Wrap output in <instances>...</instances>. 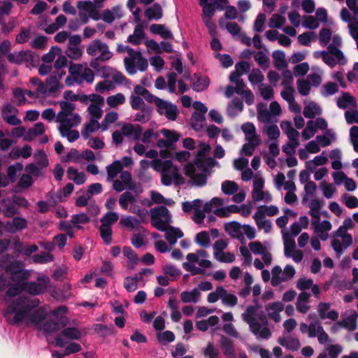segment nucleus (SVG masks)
Instances as JSON below:
<instances>
[{"label": "nucleus", "mask_w": 358, "mask_h": 358, "mask_svg": "<svg viewBox=\"0 0 358 358\" xmlns=\"http://www.w3.org/2000/svg\"><path fill=\"white\" fill-rule=\"evenodd\" d=\"M199 4L203 9V17H213L216 8L221 10L224 9V7L217 1L211 3L209 0H199Z\"/></svg>", "instance_id": "4be33fe9"}, {"label": "nucleus", "mask_w": 358, "mask_h": 358, "mask_svg": "<svg viewBox=\"0 0 358 358\" xmlns=\"http://www.w3.org/2000/svg\"><path fill=\"white\" fill-rule=\"evenodd\" d=\"M47 287L42 283L36 282H22L20 283L14 284L6 292V296L14 297L19 295L22 291L26 292L31 295H39L45 292Z\"/></svg>", "instance_id": "0eeeda50"}, {"label": "nucleus", "mask_w": 358, "mask_h": 358, "mask_svg": "<svg viewBox=\"0 0 358 358\" xmlns=\"http://www.w3.org/2000/svg\"><path fill=\"white\" fill-rule=\"evenodd\" d=\"M35 158L38 161V164H29L27 165L25 170L29 174L38 177L42 175V168L48 166V159L46 155L43 150L37 152L35 154Z\"/></svg>", "instance_id": "9b49d317"}, {"label": "nucleus", "mask_w": 358, "mask_h": 358, "mask_svg": "<svg viewBox=\"0 0 358 358\" xmlns=\"http://www.w3.org/2000/svg\"><path fill=\"white\" fill-rule=\"evenodd\" d=\"M338 92V85L336 83L327 82L322 85L321 94L324 96H330Z\"/></svg>", "instance_id": "09e8293b"}, {"label": "nucleus", "mask_w": 358, "mask_h": 358, "mask_svg": "<svg viewBox=\"0 0 358 358\" xmlns=\"http://www.w3.org/2000/svg\"><path fill=\"white\" fill-rule=\"evenodd\" d=\"M120 223L130 229H138L141 225V221L134 216L122 217Z\"/></svg>", "instance_id": "37998d69"}, {"label": "nucleus", "mask_w": 358, "mask_h": 358, "mask_svg": "<svg viewBox=\"0 0 358 358\" xmlns=\"http://www.w3.org/2000/svg\"><path fill=\"white\" fill-rule=\"evenodd\" d=\"M150 30L153 34L160 35L164 39H171L173 37L171 31L163 24H153L150 27Z\"/></svg>", "instance_id": "473e14b6"}, {"label": "nucleus", "mask_w": 358, "mask_h": 358, "mask_svg": "<svg viewBox=\"0 0 358 358\" xmlns=\"http://www.w3.org/2000/svg\"><path fill=\"white\" fill-rule=\"evenodd\" d=\"M64 75V73H52L46 80V85L49 94L54 93L59 88V80Z\"/></svg>", "instance_id": "bb28decb"}, {"label": "nucleus", "mask_w": 358, "mask_h": 358, "mask_svg": "<svg viewBox=\"0 0 358 358\" xmlns=\"http://www.w3.org/2000/svg\"><path fill=\"white\" fill-rule=\"evenodd\" d=\"M258 309V306H248L245 311L242 313V318L248 324L250 331L257 339L267 340L271 336L268 320L263 313L258 315V319L255 317Z\"/></svg>", "instance_id": "7ed1b4c3"}, {"label": "nucleus", "mask_w": 358, "mask_h": 358, "mask_svg": "<svg viewBox=\"0 0 358 358\" xmlns=\"http://www.w3.org/2000/svg\"><path fill=\"white\" fill-rule=\"evenodd\" d=\"M0 203L3 208V213L6 217H12L15 215L20 213L11 198L3 199L1 200Z\"/></svg>", "instance_id": "393cba45"}, {"label": "nucleus", "mask_w": 358, "mask_h": 358, "mask_svg": "<svg viewBox=\"0 0 358 358\" xmlns=\"http://www.w3.org/2000/svg\"><path fill=\"white\" fill-rule=\"evenodd\" d=\"M27 220L22 217H14L12 220L8 221L5 229L9 233H15L25 229L27 227Z\"/></svg>", "instance_id": "2eb2a0df"}, {"label": "nucleus", "mask_w": 358, "mask_h": 358, "mask_svg": "<svg viewBox=\"0 0 358 358\" xmlns=\"http://www.w3.org/2000/svg\"><path fill=\"white\" fill-rule=\"evenodd\" d=\"M37 299H30L26 296H19L9 303L3 313L6 322L11 325L34 324L41 329L46 313L43 308L35 310L39 305Z\"/></svg>", "instance_id": "f257e3e1"}, {"label": "nucleus", "mask_w": 358, "mask_h": 358, "mask_svg": "<svg viewBox=\"0 0 358 358\" xmlns=\"http://www.w3.org/2000/svg\"><path fill=\"white\" fill-rule=\"evenodd\" d=\"M203 355L208 358H219L220 351L212 342H209L207 346L202 350Z\"/></svg>", "instance_id": "774afa93"}, {"label": "nucleus", "mask_w": 358, "mask_h": 358, "mask_svg": "<svg viewBox=\"0 0 358 358\" xmlns=\"http://www.w3.org/2000/svg\"><path fill=\"white\" fill-rule=\"evenodd\" d=\"M256 224L259 230H264L266 234H268L272 229V223L269 220H264V217H256L255 214L253 216Z\"/></svg>", "instance_id": "052dcab7"}, {"label": "nucleus", "mask_w": 358, "mask_h": 358, "mask_svg": "<svg viewBox=\"0 0 358 358\" xmlns=\"http://www.w3.org/2000/svg\"><path fill=\"white\" fill-rule=\"evenodd\" d=\"M45 131V127L42 122H37L34 127L27 131L24 141L30 142L37 136L42 135Z\"/></svg>", "instance_id": "7c9ffc66"}, {"label": "nucleus", "mask_w": 358, "mask_h": 358, "mask_svg": "<svg viewBox=\"0 0 358 358\" xmlns=\"http://www.w3.org/2000/svg\"><path fill=\"white\" fill-rule=\"evenodd\" d=\"M81 119L78 113H73L71 115L62 117L61 114L56 116V122H59V128H72L78 126L80 123Z\"/></svg>", "instance_id": "4468645a"}, {"label": "nucleus", "mask_w": 358, "mask_h": 358, "mask_svg": "<svg viewBox=\"0 0 358 358\" xmlns=\"http://www.w3.org/2000/svg\"><path fill=\"white\" fill-rule=\"evenodd\" d=\"M337 236L342 238L344 248H348L352 243V236L346 232V229L343 227H340L336 232Z\"/></svg>", "instance_id": "0e129e2a"}, {"label": "nucleus", "mask_w": 358, "mask_h": 358, "mask_svg": "<svg viewBox=\"0 0 358 358\" xmlns=\"http://www.w3.org/2000/svg\"><path fill=\"white\" fill-rule=\"evenodd\" d=\"M129 57H125L124 64L127 72L129 75H134L137 69L141 72L146 71L148 66V60L144 58L140 51H135L131 48H127Z\"/></svg>", "instance_id": "423d86ee"}, {"label": "nucleus", "mask_w": 358, "mask_h": 358, "mask_svg": "<svg viewBox=\"0 0 358 358\" xmlns=\"http://www.w3.org/2000/svg\"><path fill=\"white\" fill-rule=\"evenodd\" d=\"M278 343L280 345L292 351H296L300 348L299 341L296 338H280L278 339Z\"/></svg>", "instance_id": "ea45409f"}, {"label": "nucleus", "mask_w": 358, "mask_h": 358, "mask_svg": "<svg viewBox=\"0 0 358 358\" xmlns=\"http://www.w3.org/2000/svg\"><path fill=\"white\" fill-rule=\"evenodd\" d=\"M125 96L122 93H117L115 95H111L107 97L106 102L111 108H115L119 105L123 104L125 102Z\"/></svg>", "instance_id": "6e6d98bb"}, {"label": "nucleus", "mask_w": 358, "mask_h": 358, "mask_svg": "<svg viewBox=\"0 0 358 358\" xmlns=\"http://www.w3.org/2000/svg\"><path fill=\"white\" fill-rule=\"evenodd\" d=\"M145 16L148 20H159L162 17V9L158 3H155L152 7L145 10Z\"/></svg>", "instance_id": "58836bf2"}, {"label": "nucleus", "mask_w": 358, "mask_h": 358, "mask_svg": "<svg viewBox=\"0 0 358 358\" xmlns=\"http://www.w3.org/2000/svg\"><path fill=\"white\" fill-rule=\"evenodd\" d=\"M118 213L115 212L106 213L100 220L101 224L107 227H110L118 220Z\"/></svg>", "instance_id": "13d9d810"}, {"label": "nucleus", "mask_w": 358, "mask_h": 358, "mask_svg": "<svg viewBox=\"0 0 358 358\" xmlns=\"http://www.w3.org/2000/svg\"><path fill=\"white\" fill-rule=\"evenodd\" d=\"M152 103L156 106L157 113L164 115L169 120L174 121L177 119L179 110L176 105L157 96L155 97Z\"/></svg>", "instance_id": "1a4fd4ad"}, {"label": "nucleus", "mask_w": 358, "mask_h": 358, "mask_svg": "<svg viewBox=\"0 0 358 358\" xmlns=\"http://www.w3.org/2000/svg\"><path fill=\"white\" fill-rule=\"evenodd\" d=\"M152 224L159 231H164L171 222V215L168 208L160 206L150 210Z\"/></svg>", "instance_id": "6e6552de"}, {"label": "nucleus", "mask_w": 358, "mask_h": 358, "mask_svg": "<svg viewBox=\"0 0 358 358\" xmlns=\"http://www.w3.org/2000/svg\"><path fill=\"white\" fill-rule=\"evenodd\" d=\"M247 142L248 143L243 144L240 151V154L241 155H245L247 156H251L254 153L256 147L260 144V140H252Z\"/></svg>", "instance_id": "49530a36"}, {"label": "nucleus", "mask_w": 358, "mask_h": 358, "mask_svg": "<svg viewBox=\"0 0 358 358\" xmlns=\"http://www.w3.org/2000/svg\"><path fill=\"white\" fill-rule=\"evenodd\" d=\"M191 124L194 130L202 129L206 124L205 115L194 112L191 117Z\"/></svg>", "instance_id": "f704fd0d"}, {"label": "nucleus", "mask_w": 358, "mask_h": 358, "mask_svg": "<svg viewBox=\"0 0 358 358\" xmlns=\"http://www.w3.org/2000/svg\"><path fill=\"white\" fill-rule=\"evenodd\" d=\"M337 106L341 109L357 107V101L349 92H342V96L336 99Z\"/></svg>", "instance_id": "b1692460"}, {"label": "nucleus", "mask_w": 358, "mask_h": 358, "mask_svg": "<svg viewBox=\"0 0 358 358\" xmlns=\"http://www.w3.org/2000/svg\"><path fill=\"white\" fill-rule=\"evenodd\" d=\"M221 189L226 195H233L238 190V185L234 181L225 180L222 183Z\"/></svg>", "instance_id": "3c124183"}, {"label": "nucleus", "mask_w": 358, "mask_h": 358, "mask_svg": "<svg viewBox=\"0 0 358 358\" xmlns=\"http://www.w3.org/2000/svg\"><path fill=\"white\" fill-rule=\"evenodd\" d=\"M243 132L245 134L246 141L252 140H260L256 132V128L253 123L246 122L241 127Z\"/></svg>", "instance_id": "72a5a7b5"}, {"label": "nucleus", "mask_w": 358, "mask_h": 358, "mask_svg": "<svg viewBox=\"0 0 358 358\" xmlns=\"http://www.w3.org/2000/svg\"><path fill=\"white\" fill-rule=\"evenodd\" d=\"M210 151V147L208 144H200L194 162L188 163L185 166V174L198 187H203L206 184L207 178L214 166H220L219 162L213 157H206Z\"/></svg>", "instance_id": "f03ea898"}, {"label": "nucleus", "mask_w": 358, "mask_h": 358, "mask_svg": "<svg viewBox=\"0 0 358 358\" xmlns=\"http://www.w3.org/2000/svg\"><path fill=\"white\" fill-rule=\"evenodd\" d=\"M343 348L341 345L336 344L331 345L321 353L317 358H338L342 352Z\"/></svg>", "instance_id": "c9c22d12"}, {"label": "nucleus", "mask_w": 358, "mask_h": 358, "mask_svg": "<svg viewBox=\"0 0 358 358\" xmlns=\"http://www.w3.org/2000/svg\"><path fill=\"white\" fill-rule=\"evenodd\" d=\"M122 131L124 136L134 140H138L142 135V127L140 125H133L127 123L122 126Z\"/></svg>", "instance_id": "5701e85b"}, {"label": "nucleus", "mask_w": 358, "mask_h": 358, "mask_svg": "<svg viewBox=\"0 0 358 358\" xmlns=\"http://www.w3.org/2000/svg\"><path fill=\"white\" fill-rule=\"evenodd\" d=\"M322 328V323L320 320H315L309 325L302 322L300 324L299 329L302 334H308L309 338H315L319 333V329Z\"/></svg>", "instance_id": "a211bd4d"}, {"label": "nucleus", "mask_w": 358, "mask_h": 358, "mask_svg": "<svg viewBox=\"0 0 358 358\" xmlns=\"http://www.w3.org/2000/svg\"><path fill=\"white\" fill-rule=\"evenodd\" d=\"M341 38L339 36L335 35L332 38V43L327 48L330 52L334 54V56L338 60V64L340 65H345L347 63V59L343 52L337 48V46H340L341 45Z\"/></svg>", "instance_id": "ddd939ff"}, {"label": "nucleus", "mask_w": 358, "mask_h": 358, "mask_svg": "<svg viewBox=\"0 0 358 358\" xmlns=\"http://www.w3.org/2000/svg\"><path fill=\"white\" fill-rule=\"evenodd\" d=\"M100 128L101 124L99 121L90 118L89 122L84 125L81 135L84 139H87L92 133L96 131Z\"/></svg>", "instance_id": "2f4dec72"}, {"label": "nucleus", "mask_w": 358, "mask_h": 358, "mask_svg": "<svg viewBox=\"0 0 358 358\" xmlns=\"http://www.w3.org/2000/svg\"><path fill=\"white\" fill-rule=\"evenodd\" d=\"M135 94L139 96H142L143 99L148 103H152L153 99L156 96L151 94L148 90L141 85H136L134 88Z\"/></svg>", "instance_id": "bf43d9fd"}, {"label": "nucleus", "mask_w": 358, "mask_h": 358, "mask_svg": "<svg viewBox=\"0 0 358 358\" xmlns=\"http://www.w3.org/2000/svg\"><path fill=\"white\" fill-rule=\"evenodd\" d=\"M248 80L252 85L256 84L261 85V83H263L264 76L259 69L255 68L249 74Z\"/></svg>", "instance_id": "603ef678"}, {"label": "nucleus", "mask_w": 358, "mask_h": 358, "mask_svg": "<svg viewBox=\"0 0 358 358\" xmlns=\"http://www.w3.org/2000/svg\"><path fill=\"white\" fill-rule=\"evenodd\" d=\"M358 314L356 312L350 317L341 321L342 328L346 329L350 331H353L357 328V318Z\"/></svg>", "instance_id": "79ce46f5"}, {"label": "nucleus", "mask_w": 358, "mask_h": 358, "mask_svg": "<svg viewBox=\"0 0 358 358\" xmlns=\"http://www.w3.org/2000/svg\"><path fill=\"white\" fill-rule=\"evenodd\" d=\"M7 59L9 62L18 65L23 64H34L38 61V56L30 50H22L8 54Z\"/></svg>", "instance_id": "9d476101"}, {"label": "nucleus", "mask_w": 358, "mask_h": 358, "mask_svg": "<svg viewBox=\"0 0 358 358\" xmlns=\"http://www.w3.org/2000/svg\"><path fill=\"white\" fill-rule=\"evenodd\" d=\"M32 258L34 262L37 264H46L54 260L53 255L45 252H41L38 254L34 255Z\"/></svg>", "instance_id": "338daca9"}, {"label": "nucleus", "mask_w": 358, "mask_h": 358, "mask_svg": "<svg viewBox=\"0 0 358 358\" xmlns=\"http://www.w3.org/2000/svg\"><path fill=\"white\" fill-rule=\"evenodd\" d=\"M152 168L161 172L162 183L165 186H169L173 183L178 185L182 177L179 173L177 166H173L171 160H152Z\"/></svg>", "instance_id": "39448f33"}, {"label": "nucleus", "mask_w": 358, "mask_h": 358, "mask_svg": "<svg viewBox=\"0 0 358 358\" xmlns=\"http://www.w3.org/2000/svg\"><path fill=\"white\" fill-rule=\"evenodd\" d=\"M195 242L203 248L210 247V241L208 232L203 231L198 233L195 238Z\"/></svg>", "instance_id": "680f3d73"}, {"label": "nucleus", "mask_w": 358, "mask_h": 358, "mask_svg": "<svg viewBox=\"0 0 358 358\" xmlns=\"http://www.w3.org/2000/svg\"><path fill=\"white\" fill-rule=\"evenodd\" d=\"M235 84L236 94L241 95L245 99V103L248 105H251L254 102V96L250 90L246 89V85L243 80L238 81Z\"/></svg>", "instance_id": "aec40b11"}, {"label": "nucleus", "mask_w": 358, "mask_h": 358, "mask_svg": "<svg viewBox=\"0 0 358 358\" xmlns=\"http://www.w3.org/2000/svg\"><path fill=\"white\" fill-rule=\"evenodd\" d=\"M81 336V332L76 327H68L64 329L60 335L57 336L55 338V344L57 347L63 348L66 345V342L64 338L78 340Z\"/></svg>", "instance_id": "f8f14e48"}, {"label": "nucleus", "mask_w": 358, "mask_h": 358, "mask_svg": "<svg viewBox=\"0 0 358 358\" xmlns=\"http://www.w3.org/2000/svg\"><path fill=\"white\" fill-rule=\"evenodd\" d=\"M278 213V208L275 206H259L257 212L255 213L256 217H264L267 216H273L277 215Z\"/></svg>", "instance_id": "4c0bfd02"}, {"label": "nucleus", "mask_w": 358, "mask_h": 358, "mask_svg": "<svg viewBox=\"0 0 358 358\" xmlns=\"http://www.w3.org/2000/svg\"><path fill=\"white\" fill-rule=\"evenodd\" d=\"M90 219L86 213H80L73 215L71 218V223L73 227L78 229H81L82 227L80 224H85L90 222Z\"/></svg>", "instance_id": "8fccbe9b"}, {"label": "nucleus", "mask_w": 358, "mask_h": 358, "mask_svg": "<svg viewBox=\"0 0 358 358\" xmlns=\"http://www.w3.org/2000/svg\"><path fill=\"white\" fill-rule=\"evenodd\" d=\"M283 309L284 305L280 301L271 303L265 306V310L268 313V317L275 322H280V312H281Z\"/></svg>", "instance_id": "412c9836"}, {"label": "nucleus", "mask_w": 358, "mask_h": 358, "mask_svg": "<svg viewBox=\"0 0 358 358\" xmlns=\"http://www.w3.org/2000/svg\"><path fill=\"white\" fill-rule=\"evenodd\" d=\"M24 267L25 264L22 260L15 259L8 254L1 256L0 270H3L9 275L14 284L20 283L29 278L31 271Z\"/></svg>", "instance_id": "20e7f679"}, {"label": "nucleus", "mask_w": 358, "mask_h": 358, "mask_svg": "<svg viewBox=\"0 0 358 358\" xmlns=\"http://www.w3.org/2000/svg\"><path fill=\"white\" fill-rule=\"evenodd\" d=\"M118 202L121 208L126 210L129 207V204L136 202V199L131 192L127 191L120 196Z\"/></svg>", "instance_id": "a19ab883"}, {"label": "nucleus", "mask_w": 358, "mask_h": 358, "mask_svg": "<svg viewBox=\"0 0 358 358\" xmlns=\"http://www.w3.org/2000/svg\"><path fill=\"white\" fill-rule=\"evenodd\" d=\"M214 257L219 262L223 263H232L235 261V256L232 253L222 251L214 252Z\"/></svg>", "instance_id": "e2e57ef3"}, {"label": "nucleus", "mask_w": 358, "mask_h": 358, "mask_svg": "<svg viewBox=\"0 0 358 358\" xmlns=\"http://www.w3.org/2000/svg\"><path fill=\"white\" fill-rule=\"evenodd\" d=\"M330 303L320 302L318 305L317 311L321 320L329 319L332 321H336L338 318V313L335 310H329Z\"/></svg>", "instance_id": "dca6fc26"}, {"label": "nucleus", "mask_w": 358, "mask_h": 358, "mask_svg": "<svg viewBox=\"0 0 358 358\" xmlns=\"http://www.w3.org/2000/svg\"><path fill=\"white\" fill-rule=\"evenodd\" d=\"M164 232H165L166 240L171 245L176 244L178 239L183 236V232L176 227H167Z\"/></svg>", "instance_id": "a878e982"}, {"label": "nucleus", "mask_w": 358, "mask_h": 358, "mask_svg": "<svg viewBox=\"0 0 358 358\" xmlns=\"http://www.w3.org/2000/svg\"><path fill=\"white\" fill-rule=\"evenodd\" d=\"M320 108L314 102L310 103L303 109V115L309 119H313L316 115H320Z\"/></svg>", "instance_id": "a18cd8bd"}, {"label": "nucleus", "mask_w": 358, "mask_h": 358, "mask_svg": "<svg viewBox=\"0 0 358 358\" xmlns=\"http://www.w3.org/2000/svg\"><path fill=\"white\" fill-rule=\"evenodd\" d=\"M94 79V72L89 68L85 67L82 71L80 76L76 78V83L82 84L83 82L92 83Z\"/></svg>", "instance_id": "c03bdc74"}, {"label": "nucleus", "mask_w": 358, "mask_h": 358, "mask_svg": "<svg viewBox=\"0 0 358 358\" xmlns=\"http://www.w3.org/2000/svg\"><path fill=\"white\" fill-rule=\"evenodd\" d=\"M282 239L284 242V254L287 257H289L291 254L296 251L295 242L291 238V234L288 231H282Z\"/></svg>", "instance_id": "cd10ccee"}, {"label": "nucleus", "mask_w": 358, "mask_h": 358, "mask_svg": "<svg viewBox=\"0 0 358 358\" xmlns=\"http://www.w3.org/2000/svg\"><path fill=\"white\" fill-rule=\"evenodd\" d=\"M118 118V114L116 112H109L105 115L103 120L101 124V129L106 131L110 124L114 123Z\"/></svg>", "instance_id": "4d7b16f0"}, {"label": "nucleus", "mask_w": 358, "mask_h": 358, "mask_svg": "<svg viewBox=\"0 0 358 358\" xmlns=\"http://www.w3.org/2000/svg\"><path fill=\"white\" fill-rule=\"evenodd\" d=\"M71 128H58L60 135L66 137L71 143L76 141L79 138V132L77 130H70Z\"/></svg>", "instance_id": "69168bd1"}, {"label": "nucleus", "mask_w": 358, "mask_h": 358, "mask_svg": "<svg viewBox=\"0 0 358 358\" xmlns=\"http://www.w3.org/2000/svg\"><path fill=\"white\" fill-rule=\"evenodd\" d=\"M254 59L258 65L264 70H266L270 65L269 57L263 52L258 51L254 56Z\"/></svg>", "instance_id": "de8ad7c7"}, {"label": "nucleus", "mask_w": 358, "mask_h": 358, "mask_svg": "<svg viewBox=\"0 0 358 358\" xmlns=\"http://www.w3.org/2000/svg\"><path fill=\"white\" fill-rule=\"evenodd\" d=\"M66 317H61L60 318H55L46 321L43 324L42 328L47 333H52L63 328L67 323Z\"/></svg>", "instance_id": "f3484780"}, {"label": "nucleus", "mask_w": 358, "mask_h": 358, "mask_svg": "<svg viewBox=\"0 0 358 358\" xmlns=\"http://www.w3.org/2000/svg\"><path fill=\"white\" fill-rule=\"evenodd\" d=\"M224 229L231 236L238 239L243 238L241 231V225L236 221L229 222L225 224Z\"/></svg>", "instance_id": "c756f323"}, {"label": "nucleus", "mask_w": 358, "mask_h": 358, "mask_svg": "<svg viewBox=\"0 0 358 358\" xmlns=\"http://www.w3.org/2000/svg\"><path fill=\"white\" fill-rule=\"evenodd\" d=\"M187 259L190 262L197 263L201 267L210 268L212 265L210 261L206 259H199L197 253H189L186 257Z\"/></svg>", "instance_id": "5fc2aeb1"}, {"label": "nucleus", "mask_w": 358, "mask_h": 358, "mask_svg": "<svg viewBox=\"0 0 358 358\" xmlns=\"http://www.w3.org/2000/svg\"><path fill=\"white\" fill-rule=\"evenodd\" d=\"M201 297V292L199 289L194 288L191 291H184L180 294V299L183 303H196Z\"/></svg>", "instance_id": "c85d7f7f"}, {"label": "nucleus", "mask_w": 358, "mask_h": 358, "mask_svg": "<svg viewBox=\"0 0 358 358\" xmlns=\"http://www.w3.org/2000/svg\"><path fill=\"white\" fill-rule=\"evenodd\" d=\"M220 346L227 358H236L235 348L233 341L225 336H221L220 338Z\"/></svg>", "instance_id": "6ab92c4d"}, {"label": "nucleus", "mask_w": 358, "mask_h": 358, "mask_svg": "<svg viewBox=\"0 0 358 358\" xmlns=\"http://www.w3.org/2000/svg\"><path fill=\"white\" fill-rule=\"evenodd\" d=\"M123 169V165L120 161L116 160L106 166L108 180H113Z\"/></svg>", "instance_id": "e433bc0d"}, {"label": "nucleus", "mask_w": 358, "mask_h": 358, "mask_svg": "<svg viewBox=\"0 0 358 358\" xmlns=\"http://www.w3.org/2000/svg\"><path fill=\"white\" fill-rule=\"evenodd\" d=\"M259 91L264 100L268 101L273 99L274 90L271 86L265 83H261L259 85Z\"/></svg>", "instance_id": "864d4df0"}]
</instances>
